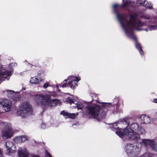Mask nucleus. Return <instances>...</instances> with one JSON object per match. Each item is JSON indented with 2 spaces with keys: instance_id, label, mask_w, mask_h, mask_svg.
Instances as JSON below:
<instances>
[{
  "instance_id": "obj_1",
  "label": "nucleus",
  "mask_w": 157,
  "mask_h": 157,
  "mask_svg": "<svg viewBox=\"0 0 157 157\" xmlns=\"http://www.w3.org/2000/svg\"><path fill=\"white\" fill-rule=\"evenodd\" d=\"M120 7L121 6L119 5H114L113 6L114 12L116 14L117 19L126 35L129 38L135 41L136 48L139 51L141 55H143V52L142 49V47L140 44L136 40V38L133 30L134 29H136L138 31L142 30L139 27L145 26L146 24L138 19L135 13L130 14L129 16L126 14L118 13L117 9Z\"/></svg>"
},
{
  "instance_id": "obj_2",
  "label": "nucleus",
  "mask_w": 157,
  "mask_h": 157,
  "mask_svg": "<svg viewBox=\"0 0 157 157\" xmlns=\"http://www.w3.org/2000/svg\"><path fill=\"white\" fill-rule=\"evenodd\" d=\"M136 132L141 134H144L146 132L145 129L141 128L138 124L133 123L131 124L130 128L125 129L124 132H123V130L120 129L118 132H115V133L121 138H123L125 136L126 138L130 140H138L140 138V136Z\"/></svg>"
},
{
  "instance_id": "obj_3",
  "label": "nucleus",
  "mask_w": 157,
  "mask_h": 157,
  "mask_svg": "<svg viewBox=\"0 0 157 157\" xmlns=\"http://www.w3.org/2000/svg\"><path fill=\"white\" fill-rule=\"evenodd\" d=\"M86 107L89 113L98 121L101 120L105 116L106 111L101 110L100 106L98 105H89Z\"/></svg>"
},
{
  "instance_id": "obj_4",
  "label": "nucleus",
  "mask_w": 157,
  "mask_h": 157,
  "mask_svg": "<svg viewBox=\"0 0 157 157\" xmlns=\"http://www.w3.org/2000/svg\"><path fill=\"white\" fill-rule=\"evenodd\" d=\"M17 64L15 63H11L9 64L8 68L10 71H5V67L2 65H0V80L3 78H6L8 77L11 76L13 72V68L17 67Z\"/></svg>"
},
{
  "instance_id": "obj_5",
  "label": "nucleus",
  "mask_w": 157,
  "mask_h": 157,
  "mask_svg": "<svg viewBox=\"0 0 157 157\" xmlns=\"http://www.w3.org/2000/svg\"><path fill=\"white\" fill-rule=\"evenodd\" d=\"M129 124V121L128 120L124 119L120 120L117 123H113L112 124H111L110 127L112 130L119 128L116 132H118L120 129H122L124 130L123 132H124L125 129L128 128L127 127Z\"/></svg>"
},
{
  "instance_id": "obj_6",
  "label": "nucleus",
  "mask_w": 157,
  "mask_h": 157,
  "mask_svg": "<svg viewBox=\"0 0 157 157\" xmlns=\"http://www.w3.org/2000/svg\"><path fill=\"white\" fill-rule=\"evenodd\" d=\"M125 150L128 156L136 157L140 151L141 148L132 144H128L125 146Z\"/></svg>"
},
{
  "instance_id": "obj_7",
  "label": "nucleus",
  "mask_w": 157,
  "mask_h": 157,
  "mask_svg": "<svg viewBox=\"0 0 157 157\" xmlns=\"http://www.w3.org/2000/svg\"><path fill=\"white\" fill-rule=\"evenodd\" d=\"M32 110L31 107L29 104L28 102H24L18 111L17 114L22 117H26L29 113Z\"/></svg>"
},
{
  "instance_id": "obj_8",
  "label": "nucleus",
  "mask_w": 157,
  "mask_h": 157,
  "mask_svg": "<svg viewBox=\"0 0 157 157\" xmlns=\"http://www.w3.org/2000/svg\"><path fill=\"white\" fill-rule=\"evenodd\" d=\"M2 124L5 127L2 131V135L3 138H11L13 135L14 132L12 128L11 124L9 123L2 122Z\"/></svg>"
},
{
  "instance_id": "obj_9",
  "label": "nucleus",
  "mask_w": 157,
  "mask_h": 157,
  "mask_svg": "<svg viewBox=\"0 0 157 157\" xmlns=\"http://www.w3.org/2000/svg\"><path fill=\"white\" fill-rule=\"evenodd\" d=\"M80 80V79L76 77L70 76H68L67 79L64 80L65 81H67V80H70L68 84H64L63 85H60L59 86L64 88L67 87V86L68 85L71 88L74 89L75 87L78 86L77 82Z\"/></svg>"
},
{
  "instance_id": "obj_10",
  "label": "nucleus",
  "mask_w": 157,
  "mask_h": 157,
  "mask_svg": "<svg viewBox=\"0 0 157 157\" xmlns=\"http://www.w3.org/2000/svg\"><path fill=\"white\" fill-rule=\"evenodd\" d=\"M12 105L11 101L6 99L2 100L0 102V113L10 111Z\"/></svg>"
},
{
  "instance_id": "obj_11",
  "label": "nucleus",
  "mask_w": 157,
  "mask_h": 157,
  "mask_svg": "<svg viewBox=\"0 0 157 157\" xmlns=\"http://www.w3.org/2000/svg\"><path fill=\"white\" fill-rule=\"evenodd\" d=\"M49 98V95L39 94L35 96L34 100L35 102L38 105H46Z\"/></svg>"
},
{
  "instance_id": "obj_12",
  "label": "nucleus",
  "mask_w": 157,
  "mask_h": 157,
  "mask_svg": "<svg viewBox=\"0 0 157 157\" xmlns=\"http://www.w3.org/2000/svg\"><path fill=\"white\" fill-rule=\"evenodd\" d=\"M141 145L143 144L146 147H150L153 150L157 151V142L155 140L143 139L140 142Z\"/></svg>"
},
{
  "instance_id": "obj_13",
  "label": "nucleus",
  "mask_w": 157,
  "mask_h": 157,
  "mask_svg": "<svg viewBox=\"0 0 157 157\" xmlns=\"http://www.w3.org/2000/svg\"><path fill=\"white\" fill-rule=\"evenodd\" d=\"M4 147L6 149L7 154L8 155H11L16 152V146L12 142H6L4 145Z\"/></svg>"
},
{
  "instance_id": "obj_14",
  "label": "nucleus",
  "mask_w": 157,
  "mask_h": 157,
  "mask_svg": "<svg viewBox=\"0 0 157 157\" xmlns=\"http://www.w3.org/2000/svg\"><path fill=\"white\" fill-rule=\"evenodd\" d=\"M8 96L14 101H17L20 99L18 94H16L12 90H7Z\"/></svg>"
},
{
  "instance_id": "obj_15",
  "label": "nucleus",
  "mask_w": 157,
  "mask_h": 157,
  "mask_svg": "<svg viewBox=\"0 0 157 157\" xmlns=\"http://www.w3.org/2000/svg\"><path fill=\"white\" fill-rule=\"evenodd\" d=\"M18 153L20 157H29V153L25 148H19Z\"/></svg>"
},
{
  "instance_id": "obj_16",
  "label": "nucleus",
  "mask_w": 157,
  "mask_h": 157,
  "mask_svg": "<svg viewBox=\"0 0 157 157\" xmlns=\"http://www.w3.org/2000/svg\"><path fill=\"white\" fill-rule=\"evenodd\" d=\"M141 120V123L143 124H148L150 123L151 120L150 118L148 116L145 115H141L140 117Z\"/></svg>"
},
{
  "instance_id": "obj_17",
  "label": "nucleus",
  "mask_w": 157,
  "mask_h": 157,
  "mask_svg": "<svg viewBox=\"0 0 157 157\" xmlns=\"http://www.w3.org/2000/svg\"><path fill=\"white\" fill-rule=\"evenodd\" d=\"M60 102L59 100L58 99L51 100L50 99V96H49V98L48 101L46 105H48L50 106H54L56 105L59 104Z\"/></svg>"
},
{
  "instance_id": "obj_18",
  "label": "nucleus",
  "mask_w": 157,
  "mask_h": 157,
  "mask_svg": "<svg viewBox=\"0 0 157 157\" xmlns=\"http://www.w3.org/2000/svg\"><path fill=\"white\" fill-rule=\"evenodd\" d=\"M42 81L41 78H38L36 77H34L31 78L30 82L33 84L37 85L40 84Z\"/></svg>"
},
{
  "instance_id": "obj_19",
  "label": "nucleus",
  "mask_w": 157,
  "mask_h": 157,
  "mask_svg": "<svg viewBox=\"0 0 157 157\" xmlns=\"http://www.w3.org/2000/svg\"><path fill=\"white\" fill-rule=\"evenodd\" d=\"M61 113L64 116H67L72 119L75 118L78 115V113H69L65 112H62Z\"/></svg>"
},
{
  "instance_id": "obj_20",
  "label": "nucleus",
  "mask_w": 157,
  "mask_h": 157,
  "mask_svg": "<svg viewBox=\"0 0 157 157\" xmlns=\"http://www.w3.org/2000/svg\"><path fill=\"white\" fill-rule=\"evenodd\" d=\"M78 99L77 98H76V99H72L71 97L67 98L66 100V102L67 103H69L70 104H71L72 103H74L75 104H77V100Z\"/></svg>"
},
{
  "instance_id": "obj_21",
  "label": "nucleus",
  "mask_w": 157,
  "mask_h": 157,
  "mask_svg": "<svg viewBox=\"0 0 157 157\" xmlns=\"http://www.w3.org/2000/svg\"><path fill=\"white\" fill-rule=\"evenodd\" d=\"M134 2L133 3L130 0H127L126 2L124 3L122 5V7H129L130 6H132L133 4H134Z\"/></svg>"
},
{
  "instance_id": "obj_22",
  "label": "nucleus",
  "mask_w": 157,
  "mask_h": 157,
  "mask_svg": "<svg viewBox=\"0 0 157 157\" xmlns=\"http://www.w3.org/2000/svg\"><path fill=\"white\" fill-rule=\"evenodd\" d=\"M76 105L77 108L78 109L82 110L84 107L83 103L82 102H78L77 101V104Z\"/></svg>"
},
{
  "instance_id": "obj_23",
  "label": "nucleus",
  "mask_w": 157,
  "mask_h": 157,
  "mask_svg": "<svg viewBox=\"0 0 157 157\" xmlns=\"http://www.w3.org/2000/svg\"><path fill=\"white\" fill-rule=\"evenodd\" d=\"M17 139L22 142L25 141L28 139V137L25 136H21L18 137Z\"/></svg>"
},
{
  "instance_id": "obj_24",
  "label": "nucleus",
  "mask_w": 157,
  "mask_h": 157,
  "mask_svg": "<svg viewBox=\"0 0 157 157\" xmlns=\"http://www.w3.org/2000/svg\"><path fill=\"white\" fill-rule=\"evenodd\" d=\"M157 29V25H152L149 26L147 29H144L146 31L148 30L151 31L152 30L156 29Z\"/></svg>"
},
{
  "instance_id": "obj_25",
  "label": "nucleus",
  "mask_w": 157,
  "mask_h": 157,
  "mask_svg": "<svg viewBox=\"0 0 157 157\" xmlns=\"http://www.w3.org/2000/svg\"><path fill=\"white\" fill-rule=\"evenodd\" d=\"M111 105L109 103H103L102 104L103 107L106 109H108L111 106Z\"/></svg>"
},
{
  "instance_id": "obj_26",
  "label": "nucleus",
  "mask_w": 157,
  "mask_h": 157,
  "mask_svg": "<svg viewBox=\"0 0 157 157\" xmlns=\"http://www.w3.org/2000/svg\"><path fill=\"white\" fill-rule=\"evenodd\" d=\"M145 7L149 9H151L152 8V6L151 2H147V3L145 5Z\"/></svg>"
},
{
  "instance_id": "obj_27",
  "label": "nucleus",
  "mask_w": 157,
  "mask_h": 157,
  "mask_svg": "<svg viewBox=\"0 0 157 157\" xmlns=\"http://www.w3.org/2000/svg\"><path fill=\"white\" fill-rule=\"evenodd\" d=\"M145 0H138L137 1V5L139 4L140 5L144 6Z\"/></svg>"
},
{
  "instance_id": "obj_28",
  "label": "nucleus",
  "mask_w": 157,
  "mask_h": 157,
  "mask_svg": "<svg viewBox=\"0 0 157 157\" xmlns=\"http://www.w3.org/2000/svg\"><path fill=\"white\" fill-rule=\"evenodd\" d=\"M140 157H151V155L149 153H145L141 155Z\"/></svg>"
},
{
  "instance_id": "obj_29",
  "label": "nucleus",
  "mask_w": 157,
  "mask_h": 157,
  "mask_svg": "<svg viewBox=\"0 0 157 157\" xmlns=\"http://www.w3.org/2000/svg\"><path fill=\"white\" fill-rule=\"evenodd\" d=\"M41 127L42 128L44 129L46 128V125L45 123H43L41 124Z\"/></svg>"
},
{
  "instance_id": "obj_30",
  "label": "nucleus",
  "mask_w": 157,
  "mask_h": 157,
  "mask_svg": "<svg viewBox=\"0 0 157 157\" xmlns=\"http://www.w3.org/2000/svg\"><path fill=\"white\" fill-rule=\"evenodd\" d=\"M49 86V85L48 83H45L43 85V87L44 88H47Z\"/></svg>"
},
{
  "instance_id": "obj_31",
  "label": "nucleus",
  "mask_w": 157,
  "mask_h": 157,
  "mask_svg": "<svg viewBox=\"0 0 157 157\" xmlns=\"http://www.w3.org/2000/svg\"><path fill=\"white\" fill-rule=\"evenodd\" d=\"M30 157H40L38 155H30Z\"/></svg>"
},
{
  "instance_id": "obj_32",
  "label": "nucleus",
  "mask_w": 157,
  "mask_h": 157,
  "mask_svg": "<svg viewBox=\"0 0 157 157\" xmlns=\"http://www.w3.org/2000/svg\"><path fill=\"white\" fill-rule=\"evenodd\" d=\"M46 157H52V155H51L49 153H47Z\"/></svg>"
},
{
  "instance_id": "obj_33",
  "label": "nucleus",
  "mask_w": 157,
  "mask_h": 157,
  "mask_svg": "<svg viewBox=\"0 0 157 157\" xmlns=\"http://www.w3.org/2000/svg\"><path fill=\"white\" fill-rule=\"evenodd\" d=\"M153 102L157 103V98L154 99L153 100Z\"/></svg>"
},
{
  "instance_id": "obj_34",
  "label": "nucleus",
  "mask_w": 157,
  "mask_h": 157,
  "mask_svg": "<svg viewBox=\"0 0 157 157\" xmlns=\"http://www.w3.org/2000/svg\"><path fill=\"white\" fill-rule=\"evenodd\" d=\"M28 66L30 68L31 67H32V66L31 64H28Z\"/></svg>"
},
{
  "instance_id": "obj_35",
  "label": "nucleus",
  "mask_w": 157,
  "mask_h": 157,
  "mask_svg": "<svg viewBox=\"0 0 157 157\" xmlns=\"http://www.w3.org/2000/svg\"><path fill=\"white\" fill-rule=\"evenodd\" d=\"M2 155V151L1 149H0V155Z\"/></svg>"
},
{
  "instance_id": "obj_36",
  "label": "nucleus",
  "mask_w": 157,
  "mask_h": 157,
  "mask_svg": "<svg viewBox=\"0 0 157 157\" xmlns=\"http://www.w3.org/2000/svg\"><path fill=\"white\" fill-rule=\"evenodd\" d=\"M146 19H148V20L149 19L148 17L147 18H146Z\"/></svg>"
},
{
  "instance_id": "obj_37",
  "label": "nucleus",
  "mask_w": 157,
  "mask_h": 157,
  "mask_svg": "<svg viewBox=\"0 0 157 157\" xmlns=\"http://www.w3.org/2000/svg\"><path fill=\"white\" fill-rule=\"evenodd\" d=\"M124 0H123V1H123V2H124Z\"/></svg>"
}]
</instances>
